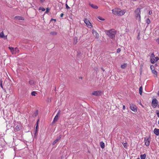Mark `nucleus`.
Segmentation results:
<instances>
[{"instance_id":"nucleus-1","label":"nucleus","mask_w":159,"mask_h":159,"mask_svg":"<svg viewBox=\"0 0 159 159\" xmlns=\"http://www.w3.org/2000/svg\"><path fill=\"white\" fill-rule=\"evenodd\" d=\"M112 13L113 14L118 16H122L126 12L125 10H121L119 8H114L112 10Z\"/></svg>"},{"instance_id":"nucleus-2","label":"nucleus","mask_w":159,"mask_h":159,"mask_svg":"<svg viewBox=\"0 0 159 159\" xmlns=\"http://www.w3.org/2000/svg\"><path fill=\"white\" fill-rule=\"evenodd\" d=\"M105 33L110 38L113 39L115 38L116 31L114 30H106Z\"/></svg>"},{"instance_id":"nucleus-3","label":"nucleus","mask_w":159,"mask_h":159,"mask_svg":"<svg viewBox=\"0 0 159 159\" xmlns=\"http://www.w3.org/2000/svg\"><path fill=\"white\" fill-rule=\"evenodd\" d=\"M135 16L137 19H138L140 21L141 20V11L140 9L138 8L134 11Z\"/></svg>"},{"instance_id":"nucleus-4","label":"nucleus","mask_w":159,"mask_h":159,"mask_svg":"<svg viewBox=\"0 0 159 159\" xmlns=\"http://www.w3.org/2000/svg\"><path fill=\"white\" fill-rule=\"evenodd\" d=\"M158 59V57H155L153 53H152L151 54V56L150 61L152 63L154 64Z\"/></svg>"},{"instance_id":"nucleus-5","label":"nucleus","mask_w":159,"mask_h":159,"mask_svg":"<svg viewBox=\"0 0 159 159\" xmlns=\"http://www.w3.org/2000/svg\"><path fill=\"white\" fill-rule=\"evenodd\" d=\"M8 48L13 54H15L19 53V52L18 49L17 48H14L13 47H9Z\"/></svg>"},{"instance_id":"nucleus-6","label":"nucleus","mask_w":159,"mask_h":159,"mask_svg":"<svg viewBox=\"0 0 159 159\" xmlns=\"http://www.w3.org/2000/svg\"><path fill=\"white\" fill-rule=\"evenodd\" d=\"M158 101L156 98L153 99L152 101V106L154 108H155L157 107L158 105Z\"/></svg>"},{"instance_id":"nucleus-7","label":"nucleus","mask_w":159,"mask_h":159,"mask_svg":"<svg viewBox=\"0 0 159 159\" xmlns=\"http://www.w3.org/2000/svg\"><path fill=\"white\" fill-rule=\"evenodd\" d=\"M150 137H146L144 138V142L145 145L148 146L150 144Z\"/></svg>"},{"instance_id":"nucleus-8","label":"nucleus","mask_w":159,"mask_h":159,"mask_svg":"<svg viewBox=\"0 0 159 159\" xmlns=\"http://www.w3.org/2000/svg\"><path fill=\"white\" fill-rule=\"evenodd\" d=\"M84 22L88 27L91 28L92 27V24L89 19H85L84 20Z\"/></svg>"},{"instance_id":"nucleus-9","label":"nucleus","mask_w":159,"mask_h":159,"mask_svg":"<svg viewBox=\"0 0 159 159\" xmlns=\"http://www.w3.org/2000/svg\"><path fill=\"white\" fill-rule=\"evenodd\" d=\"M130 108L131 110H132V111H134L135 112H136L137 111V108L136 106L133 104H130Z\"/></svg>"},{"instance_id":"nucleus-10","label":"nucleus","mask_w":159,"mask_h":159,"mask_svg":"<svg viewBox=\"0 0 159 159\" xmlns=\"http://www.w3.org/2000/svg\"><path fill=\"white\" fill-rule=\"evenodd\" d=\"M101 91L100 90L94 91L92 93V94L93 95L98 96L101 95Z\"/></svg>"},{"instance_id":"nucleus-11","label":"nucleus","mask_w":159,"mask_h":159,"mask_svg":"<svg viewBox=\"0 0 159 159\" xmlns=\"http://www.w3.org/2000/svg\"><path fill=\"white\" fill-rule=\"evenodd\" d=\"M92 33L94 36L96 38L98 39L99 37V34L97 32L94 30H93L92 31Z\"/></svg>"},{"instance_id":"nucleus-12","label":"nucleus","mask_w":159,"mask_h":159,"mask_svg":"<svg viewBox=\"0 0 159 159\" xmlns=\"http://www.w3.org/2000/svg\"><path fill=\"white\" fill-rule=\"evenodd\" d=\"M14 19L16 20H24V18L21 16H16L14 17Z\"/></svg>"},{"instance_id":"nucleus-13","label":"nucleus","mask_w":159,"mask_h":159,"mask_svg":"<svg viewBox=\"0 0 159 159\" xmlns=\"http://www.w3.org/2000/svg\"><path fill=\"white\" fill-rule=\"evenodd\" d=\"M61 135L59 136L57 138L55 139L52 143V144L54 145L59 140H60L61 138Z\"/></svg>"},{"instance_id":"nucleus-14","label":"nucleus","mask_w":159,"mask_h":159,"mask_svg":"<svg viewBox=\"0 0 159 159\" xmlns=\"http://www.w3.org/2000/svg\"><path fill=\"white\" fill-rule=\"evenodd\" d=\"M154 133L157 136L159 135V129L155 128L153 131Z\"/></svg>"},{"instance_id":"nucleus-15","label":"nucleus","mask_w":159,"mask_h":159,"mask_svg":"<svg viewBox=\"0 0 159 159\" xmlns=\"http://www.w3.org/2000/svg\"><path fill=\"white\" fill-rule=\"evenodd\" d=\"M7 35L5 36L4 35V33L3 31H2L0 33V38H4L5 39H7Z\"/></svg>"},{"instance_id":"nucleus-16","label":"nucleus","mask_w":159,"mask_h":159,"mask_svg":"<svg viewBox=\"0 0 159 159\" xmlns=\"http://www.w3.org/2000/svg\"><path fill=\"white\" fill-rule=\"evenodd\" d=\"M152 72L154 75V77H156L157 76V72L155 70H152Z\"/></svg>"},{"instance_id":"nucleus-17","label":"nucleus","mask_w":159,"mask_h":159,"mask_svg":"<svg viewBox=\"0 0 159 159\" xmlns=\"http://www.w3.org/2000/svg\"><path fill=\"white\" fill-rule=\"evenodd\" d=\"M90 6L93 8L97 9L98 8V7L96 5L93 4H90Z\"/></svg>"},{"instance_id":"nucleus-18","label":"nucleus","mask_w":159,"mask_h":159,"mask_svg":"<svg viewBox=\"0 0 159 159\" xmlns=\"http://www.w3.org/2000/svg\"><path fill=\"white\" fill-rule=\"evenodd\" d=\"M100 145L101 146V148H102L103 149V148H104L105 147V144L102 141L100 143Z\"/></svg>"},{"instance_id":"nucleus-19","label":"nucleus","mask_w":159,"mask_h":159,"mask_svg":"<svg viewBox=\"0 0 159 159\" xmlns=\"http://www.w3.org/2000/svg\"><path fill=\"white\" fill-rule=\"evenodd\" d=\"M147 155L145 154L141 155L140 156L141 159H145Z\"/></svg>"},{"instance_id":"nucleus-20","label":"nucleus","mask_w":159,"mask_h":159,"mask_svg":"<svg viewBox=\"0 0 159 159\" xmlns=\"http://www.w3.org/2000/svg\"><path fill=\"white\" fill-rule=\"evenodd\" d=\"M39 121V120H38V121L36 122L37 125L35 127V130L34 132H35V133L36 134L38 131V123Z\"/></svg>"},{"instance_id":"nucleus-21","label":"nucleus","mask_w":159,"mask_h":159,"mask_svg":"<svg viewBox=\"0 0 159 159\" xmlns=\"http://www.w3.org/2000/svg\"><path fill=\"white\" fill-rule=\"evenodd\" d=\"M58 118H59V117L57 116H56L54 119V120H53L52 122L55 123V122H56V121H57V120H58Z\"/></svg>"},{"instance_id":"nucleus-22","label":"nucleus","mask_w":159,"mask_h":159,"mask_svg":"<svg viewBox=\"0 0 159 159\" xmlns=\"http://www.w3.org/2000/svg\"><path fill=\"white\" fill-rule=\"evenodd\" d=\"M16 129L17 131H19L20 130L21 128V126L20 125H17L16 127Z\"/></svg>"},{"instance_id":"nucleus-23","label":"nucleus","mask_w":159,"mask_h":159,"mask_svg":"<svg viewBox=\"0 0 159 159\" xmlns=\"http://www.w3.org/2000/svg\"><path fill=\"white\" fill-rule=\"evenodd\" d=\"M57 33L55 31H52L50 32V34L53 35H57Z\"/></svg>"},{"instance_id":"nucleus-24","label":"nucleus","mask_w":159,"mask_h":159,"mask_svg":"<svg viewBox=\"0 0 159 159\" xmlns=\"http://www.w3.org/2000/svg\"><path fill=\"white\" fill-rule=\"evenodd\" d=\"M126 65H127L126 64H124L123 65H122L121 66V68L122 69H124L126 67Z\"/></svg>"},{"instance_id":"nucleus-25","label":"nucleus","mask_w":159,"mask_h":159,"mask_svg":"<svg viewBox=\"0 0 159 159\" xmlns=\"http://www.w3.org/2000/svg\"><path fill=\"white\" fill-rule=\"evenodd\" d=\"M142 87L141 86V87H140L139 88V94H140L141 95H142Z\"/></svg>"},{"instance_id":"nucleus-26","label":"nucleus","mask_w":159,"mask_h":159,"mask_svg":"<svg viewBox=\"0 0 159 159\" xmlns=\"http://www.w3.org/2000/svg\"><path fill=\"white\" fill-rule=\"evenodd\" d=\"M140 72H139V74H140V75H142V67L143 66V65H140Z\"/></svg>"},{"instance_id":"nucleus-27","label":"nucleus","mask_w":159,"mask_h":159,"mask_svg":"<svg viewBox=\"0 0 159 159\" xmlns=\"http://www.w3.org/2000/svg\"><path fill=\"white\" fill-rule=\"evenodd\" d=\"M61 111L60 110H59L58 111L57 113L56 114V116H57L59 117L61 114Z\"/></svg>"},{"instance_id":"nucleus-28","label":"nucleus","mask_w":159,"mask_h":159,"mask_svg":"<svg viewBox=\"0 0 159 159\" xmlns=\"http://www.w3.org/2000/svg\"><path fill=\"white\" fill-rule=\"evenodd\" d=\"M36 94L37 93L35 91H33L31 93V94L34 96H36Z\"/></svg>"},{"instance_id":"nucleus-29","label":"nucleus","mask_w":159,"mask_h":159,"mask_svg":"<svg viewBox=\"0 0 159 159\" xmlns=\"http://www.w3.org/2000/svg\"><path fill=\"white\" fill-rule=\"evenodd\" d=\"M98 18L100 20H104L105 19L101 16H98Z\"/></svg>"},{"instance_id":"nucleus-30","label":"nucleus","mask_w":159,"mask_h":159,"mask_svg":"<svg viewBox=\"0 0 159 159\" xmlns=\"http://www.w3.org/2000/svg\"><path fill=\"white\" fill-rule=\"evenodd\" d=\"M77 42V39L76 37H75L74 39V43H75V44H76Z\"/></svg>"},{"instance_id":"nucleus-31","label":"nucleus","mask_w":159,"mask_h":159,"mask_svg":"<svg viewBox=\"0 0 159 159\" xmlns=\"http://www.w3.org/2000/svg\"><path fill=\"white\" fill-rule=\"evenodd\" d=\"M146 22L148 24H149L150 23V20L149 18H148L146 20Z\"/></svg>"},{"instance_id":"nucleus-32","label":"nucleus","mask_w":159,"mask_h":159,"mask_svg":"<svg viewBox=\"0 0 159 159\" xmlns=\"http://www.w3.org/2000/svg\"><path fill=\"white\" fill-rule=\"evenodd\" d=\"M156 113L157 116L159 117V111L156 110Z\"/></svg>"},{"instance_id":"nucleus-33","label":"nucleus","mask_w":159,"mask_h":159,"mask_svg":"<svg viewBox=\"0 0 159 159\" xmlns=\"http://www.w3.org/2000/svg\"><path fill=\"white\" fill-rule=\"evenodd\" d=\"M29 83L30 84H34V81L32 80H30L29 81Z\"/></svg>"},{"instance_id":"nucleus-34","label":"nucleus","mask_w":159,"mask_h":159,"mask_svg":"<svg viewBox=\"0 0 159 159\" xmlns=\"http://www.w3.org/2000/svg\"><path fill=\"white\" fill-rule=\"evenodd\" d=\"M122 144L125 148H126L127 147L126 143H122Z\"/></svg>"},{"instance_id":"nucleus-35","label":"nucleus","mask_w":159,"mask_h":159,"mask_svg":"<svg viewBox=\"0 0 159 159\" xmlns=\"http://www.w3.org/2000/svg\"><path fill=\"white\" fill-rule=\"evenodd\" d=\"M151 69L152 71V70H155V68L153 66H150Z\"/></svg>"},{"instance_id":"nucleus-36","label":"nucleus","mask_w":159,"mask_h":159,"mask_svg":"<svg viewBox=\"0 0 159 159\" xmlns=\"http://www.w3.org/2000/svg\"><path fill=\"white\" fill-rule=\"evenodd\" d=\"M38 114V111H36L35 112V113L34 114V116H36Z\"/></svg>"},{"instance_id":"nucleus-37","label":"nucleus","mask_w":159,"mask_h":159,"mask_svg":"<svg viewBox=\"0 0 159 159\" xmlns=\"http://www.w3.org/2000/svg\"><path fill=\"white\" fill-rule=\"evenodd\" d=\"M49 11V9L48 8H47L46 9V11L45 13H48Z\"/></svg>"},{"instance_id":"nucleus-38","label":"nucleus","mask_w":159,"mask_h":159,"mask_svg":"<svg viewBox=\"0 0 159 159\" xmlns=\"http://www.w3.org/2000/svg\"><path fill=\"white\" fill-rule=\"evenodd\" d=\"M39 9L41 10L42 11H44L45 10V9L44 8H42L41 9Z\"/></svg>"},{"instance_id":"nucleus-39","label":"nucleus","mask_w":159,"mask_h":159,"mask_svg":"<svg viewBox=\"0 0 159 159\" xmlns=\"http://www.w3.org/2000/svg\"><path fill=\"white\" fill-rule=\"evenodd\" d=\"M0 87L2 88L3 89V85H2V82H1L0 84Z\"/></svg>"},{"instance_id":"nucleus-40","label":"nucleus","mask_w":159,"mask_h":159,"mask_svg":"<svg viewBox=\"0 0 159 159\" xmlns=\"http://www.w3.org/2000/svg\"><path fill=\"white\" fill-rule=\"evenodd\" d=\"M149 15H151L152 13V11H149Z\"/></svg>"},{"instance_id":"nucleus-41","label":"nucleus","mask_w":159,"mask_h":159,"mask_svg":"<svg viewBox=\"0 0 159 159\" xmlns=\"http://www.w3.org/2000/svg\"><path fill=\"white\" fill-rule=\"evenodd\" d=\"M120 48H118L117 49V52H120Z\"/></svg>"},{"instance_id":"nucleus-42","label":"nucleus","mask_w":159,"mask_h":159,"mask_svg":"<svg viewBox=\"0 0 159 159\" xmlns=\"http://www.w3.org/2000/svg\"><path fill=\"white\" fill-rule=\"evenodd\" d=\"M63 15H64V14L63 13H61L60 15V17H63Z\"/></svg>"},{"instance_id":"nucleus-43","label":"nucleus","mask_w":159,"mask_h":159,"mask_svg":"<svg viewBox=\"0 0 159 159\" xmlns=\"http://www.w3.org/2000/svg\"><path fill=\"white\" fill-rule=\"evenodd\" d=\"M123 109L124 110H125V105H123Z\"/></svg>"},{"instance_id":"nucleus-44","label":"nucleus","mask_w":159,"mask_h":159,"mask_svg":"<svg viewBox=\"0 0 159 159\" xmlns=\"http://www.w3.org/2000/svg\"><path fill=\"white\" fill-rule=\"evenodd\" d=\"M157 42L159 44V38L157 39Z\"/></svg>"},{"instance_id":"nucleus-45","label":"nucleus","mask_w":159,"mask_h":159,"mask_svg":"<svg viewBox=\"0 0 159 159\" xmlns=\"http://www.w3.org/2000/svg\"><path fill=\"white\" fill-rule=\"evenodd\" d=\"M66 8L67 9H68V8H70V7L68 6L66 4Z\"/></svg>"},{"instance_id":"nucleus-46","label":"nucleus","mask_w":159,"mask_h":159,"mask_svg":"<svg viewBox=\"0 0 159 159\" xmlns=\"http://www.w3.org/2000/svg\"><path fill=\"white\" fill-rule=\"evenodd\" d=\"M45 0H40L41 1V2H44Z\"/></svg>"},{"instance_id":"nucleus-47","label":"nucleus","mask_w":159,"mask_h":159,"mask_svg":"<svg viewBox=\"0 0 159 159\" xmlns=\"http://www.w3.org/2000/svg\"><path fill=\"white\" fill-rule=\"evenodd\" d=\"M52 20H55V21H56V20L55 19H52Z\"/></svg>"},{"instance_id":"nucleus-48","label":"nucleus","mask_w":159,"mask_h":159,"mask_svg":"<svg viewBox=\"0 0 159 159\" xmlns=\"http://www.w3.org/2000/svg\"><path fill=\"white\" fill-rule=\"evenodd\" d=\"M137 159H140L139 158H138Z\"/></svg>"},{"instance_id":"nucleus-49","label":"nucleus","mask_w":159,"mask_h":159,"mask_svg":"<svg viewBox=\"0 0 159 159\" xmlns=\"http://www.w3.org/2000/svg\"><path fill=\"white\" fill-rule=\"evenodd\" d=\"M158 95H159V91H158Z\"/></svg>"},{"instance_id":"nucleus-50","label":"nucleus","mask_w":159,"mask_h":159,"mask_svg":"<svg viewBox=\"0 0 159 159\" xmlns=\"http://www.w3.org/2000/svg\"><path fill=\"white\" fill-rule=\"evenodd\" d=\"M158 124L159 125V121H158Z\"/></svg>"},{"instance_id":"nucleus-51","label":"nucleus","mask_w":159,"mask_h":159,"mask_svg":"<svg viewBox=\"0 0 159 159\" xmlns=\"http://www.w3.org/2000/svg\"><path fill=\"white\" fill-rule=\"evenodd\" d=\"M70 18H71V17H70Z\"/></svg>"},{"instance_id":"nucleus-52","label":"nucleus","mask_w":159,"mask_h":159,"mask_svg":"<svg viewBox=\"0 0 159 159\" xmlns=\"http://www.w3.org/2000/svg\"><path fill=\"white\" fill-rule=\"evenodd\" d=\"M70 18H71V17H70Z\"/></svg>"},{"instance_id":"nucleus-53","label":"nucleus","mask_w":159,"mask_h":159,"mask_svg":"<svg viewBox=\"0 0 159 159\" xmlns=\"http://www.w3.org/2000/svg\"><path fill=\"white\" fill-rule=\"evenodd\" d=\"M80 78H81V79H82V77H80Z\"/></svg>"}]
</instances>
